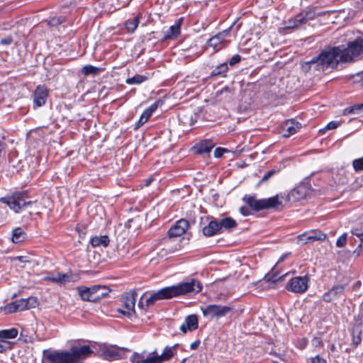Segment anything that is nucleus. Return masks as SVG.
<instances>
[{
	"label": "nucleus",
	"instance_id": "nucleus-1",
	"mask_svg": "<svg viewBox=\"0 0 363 363\" xmlns=\"http://www.w3.org/2000/svg\"><path fill=\"white\" fill-rule=\"evenodd\" d=\"M203 289L202 284L197 279H191L189 281L181 282L177 285L164 287L156 292L152 293L147 298L145 305L141 301L138 303V307L145 308V306L153 305L156 301L170 299L179 296L187 295L191 293H199Z\"/></svg>",
	"mask_w": 363,
	"mask_h": 363
},
{
	"label": "nucleus",
	"instance_id": "nucleus-2",
	"mask_svg": "<svg viewBox=\"0 0 363 363\" xmlns=\"http://www.w3.org/2000/svg\"><path fill=\"white\" fill-rule=\"evenodd\" d=\"M93 350L89 345L73 346L69 351H52L45 356L47 363H82Z\"/></svg>",
	"mask_w": 363,
	"mask_h": 363
},
{
	"label": "nucleus",
	"instance_id": "nucleus-3",
	"mask_svg": "<svg viewBox=\"0 0 363 363\" xmlns=\"http://www.w3.org/2000/svg\"><path fill=\"white\" fill-rule=\"evenodd\" d=\"M341 46L330 48L313 57L312 62H317L315 70L325 71L328 67H337L341 61Z\"/></svg>",
	"mask_w": 363,
	"mask_h": 363
},
{
	"label": "nucleus",
	"instance_id": "nucleus-4",
	"mask_svg": "<svg viewBox=\"0 0 363 363\" xmlns=\"http://www.w3.org/2000/svg\"><path fill=\"white\" fill-rule=\"evenodd\" d=\"M341 62H354L363 54V37L357 38L347 43L346 48L341 46Z\"/></svg>",
	"mask_w": 363,
	"mask_h": 363
},
{
	"label": "nucleus",
	"instance_id": "nucleus-5",
	"mask_svg": "<svg viewBox=\"0 0 363 363\" xmlns=\"http://www.w3.org/2000/svg\"><path fill=\"white\" fill-rule=\"evenodd\" d=\"M0 201L8 205L15 213H19L23 208L35 203L30 200L27 191H17L11 196L2 197Z\"/></svg>",
	"mask_w": 363,
	"mask_h": 363
},
{
	"label": "nucleus",
	"instance_id": "nucleus-6",
	"mask_svg": "<svg viewBox=\"0 0 363 363\" xmlns=\"http://www.w3.org/2000/svg\"><path fill=\"white\" fill-rule=\"evenodd\" d=\"M242 200L255 211L277 208L281 205V201L279 200V195L262 199H256L255 196L245 195Z\"/></svg>",
	"mask_w": 363,
	"mask_h": 363
},
{
	"label": "nucleus",
	"instance_id": "nucleus-7",
	"mask_svg": "<svg viewBox=\"0 0 363 363\" xmlns=\"http://www.w3.org/2000/svg\"><path fill=\"white\" fill-rule=\"evenodd\" d=\"M201 309L203 315L210 320H218L230 314L233 311V308L231 306L218 304H209L205 307H201Z\"/></svg>",
	"mask_w": 363,
	"mask_h": 363
},
{
	"label": "nucleus",
	"instance_id": "nucleus-8",
	"mask_svg": "<svg viewBox=\"0 0 363 363\" xmlns=\"http://www.w3.org/2000/svg\"><path fill=\"white\" fill-rule=\"evenodd\" d=\"M38 305V301L37 298L30 296L28 298H20L7 304L4 307V311L6 313H13L35 308Z\"/></svg>",
	"mask_w": 363,
	"mask_h": 363
},
{
	"label": "nucleus",
	"instance_id": "nucleus-9",
	"mask_svg": "<svg viewBox=\"0 0 363 363\" xmlns=\"http://www.w3.org/2000/svg\"><path fill=\"white\" fill-rule=\"evenodd\" d=\"M315 18V13L312 11H304L297 14L294 18L285 21V28L288 29L298 28Z\"/></svg>",
	"mask_w": 363,
	"mask_h": 363
},
{
	"label": "nucleus",
	"instance_id": "nucleus-10",
	"mask_svg": "<svg viewBox=\"0 0 363 363\" xmlns=\"http://www.w3.org/2000/svg\"><path fill=\"white\" fill-rule=\"evenodd\" d=\"M308 277H296L289 280L286 288L288 291L302 294L308 289Z\"/></svg>",
	"mask_w": 363,
	"mask_h": 363
},
{
	"label": "nucleus",
	"instance_id": "nucleus-11",
	"mask_svg": "<svg viewBox=\"0 0 363 363\" xmlns=\"http://www.w3.org/2000/svg\"><path fill=\"white\" fill-rule=\"evenodd\" d=\"M136 298L137 294L135 291L124 294L122 296V301L127 311L118 309V311L124 315L130 316L132 313H135Z\"/></svg>",
	"mask_w": 363,
	"mask_h": 363
},
{
	"label": "nucleus",
	"instance_id": "nucleus-12",
	"mask_svg": "<svg viewBox=\"0 0 363 363\" xmlns=\"http://www.w3.org/2000/svg\"><path fill=\"white\" fill-rule=\"evenodd\" d=\"M49 91L44 85H38L33 93V108L43 106L48 99Z\"/></svg>",
	"mask_w": 363,
	"mask_h": 363
},
{
	"label": "nucleus",
	"instance_id": "nucleus-13",
	"mask_svg": "<svg viewBox=\"0 0 363 363\" xmlns=\"http://www.w3.org/2000/svg\"><path fill=\"white\" fill-rule=\"evenodd\" d=\"M189 223L187 220L182 218L177 220L168 230V235L170 238H177L184 235L188 228Z\"/></svg>",
	"mask_w": 363,
	"mask_h": 363
},
{
	"label": "nucleus",
	"instance_id": "nucleus-14",
	"mask_svg": "<svg viewBox=\"0 0 363 363\" xmlns=\"http://www.w3.org/2000/svg\"><path fill=\"white\" fill-rule=\"evenodd\" d=\"M326 238V235L320 230H314L308 233H303L298 236V242L301 245H305L308 242H312L316 240H324Z\"/></svg>",
	"mask_w": 363,
	"mask_h": 363
},
{
	"label": "nucleus",
	"instance_id": "nucleus-15",
	"mask_svg": "<svg viewBox=\"0 0 363 363\" xmlns=\"http://www.w3.org/2000/svg\"><path fill=\"white\" fill-rule=\"evenodd\" d=\"M124 354V350L118 347L106 348L104 349L101 352L103 358L108 361L120 359L123 357Z\"/></svg>",
	"mask_w": 363,
	"mask_h": 363
},
{
	"label": "nucleus",
	"instance_id": "nucleus-16",
	"mask_svg": "<svg viewBox=\"0 0 363 363\" xmlns=\"http://www.w3.org/2000/svg\"><path fill=\"white\" fill-rule=\"evenodd\" d=\"M345 289V286L344 285H335L323 294V299L326 303H330L339 298L344 294Z\"/></svg>",
	"mask_w": 363,
	"mask_h": 363
},
{
	"label": "nucleus",
	"instance_id": "nucleus-17",
	"mask_svg": "<svg viewBox=\"0 0 363 363\" xmlns=\"http://www.w3.org/2000/svg\"><path fill=\"white\" fill-rule=\"evenodd\" d=\"M215 143L211 139L203 140L196 143L193 147L192 150L195 154L203 155L209 153L215 146Z\"/></svg>",
	"mask_w": 363,
	"mask_h": 363
},
{
	"label": "nucleus",
	"instance_id": "nucleus-18",
	"mask_svg": "<svg viewBox=\"0 0 363 363\" xmlns=\"http://www.w3.org/2000/svg\"><path fill=\"white\" fill-rule=\"evenodd\" d=\"M45 281H51L58 284H65L67 282L72 281V274L57 273L56 275L48 276L44 278Z\"/></svg>",
	"mask_w": 363,
	"mask_h": 363
},
{
	"label": "nucleus",
	"instance_id": "nucleus-19",
	"mask_svg": "<svg viewBox=\"0 0 363 363\" xmlns=\"http://www.w3.org/2000/svg\"><path fill=\"white\" fill-rule=\"evenodd\" d=\"M91 290L93 291V302H97L101 298L106 296L110 292V289L106 286L103 285H94L91 286Z\"/></svg>",
	"mask_w": 363,
	"mask_h": 363
},
{
	"label": "nucleus",
	"instance_id": "nucleus-20",
	"mask_svg": "<svg viewBox=\"0 0 363 363\" xmlns=\"http://www.w3.org/2000/svg\"><path fill=\"white\" fill-rule=\"evenodd\" d=\"M203 234L206 237H211L220 233L218 220H212L202 230Z\"/></svg>",
	"mask_w": 363,
	"mask_h": 363
},
{
	"label": "nucleus",
	"instance_id": "nucleus-21",
	"mask_svg": "<svg viewBox=\"0 0 363 363\" xmlns=\"http://www.w3.org/2000/svg\"><path fill=\"white\" fill-rule=\"evenodd\" d=\"M183 21L182 18L178 19L175 25L171 26L166 31L163 40H169L176 38L179 34L181 30V23Z\"/></svg>",
	"mask_w": 363,
	"mask_h": 363
},
{
	"label": "nucleus",
	"instance_id": "nucleus-22",
	"mask_svg": "<svg viewBox=\"0 0 363 363\" xmlns=\"http://www.w3.org/2000/svg\"><path fill=\"white\" fill-rule=\"evenodd\" d=\"M301 127V123L295 121L294 119L286 121L283 128L287 133H284V136L289 137L290 135L295 134Z\"/></svg>",
	"mask_w": 363,
	"mask_h": 363
},
{
	"label": "nucleus",
	"instance_id": "nucleus-23",
	"mask_svg": "<svg viewBox=\"0 0 363 363\" xmlns=\"http://www.w3.org/2000/svg\"><path fill=\"white\" fill-rule=\"evenodd\" d=\"M218 224L220 233H222V230L230 231L238 226L236 220L231 217H225L220 219L218 220Z\"/></svg>",
	"mask_w": 363,
	"mask_h": 363
},
{
	"label": "nucleus",
	"instance_id": "nucleus-24",
	"mask_svg": "<svg viewBox=\"0 0 363 363\" xmlns=\"http://www.w3.org/2000/svg\"><path fill=\"white\" fill-rule=\"evenodd\" d=\"M77 291L79 292V294L81 298L83 301L93 302V299H92L93 291L91 290V287L79 286V287H77Z\"/></svg>",
	"mask_w": 363,
	"mask_h": 363
},
{
	"label": "nucleus",
	"instance_id": "nucleus-25",
	"mask_svg": "<svg viewBox=\"0 0 363 363\" xmlns=\"http://www.w3.org/2000/svg\"><path fill=\"white\" fill-rule=\"evenodd\" d=\"M110 240L107 235L95 236L91 238L90 244L93 247L104 246L107 247L109 244Z\"/></svg>",
	"mask_w": 363,
	"mask_h": 363
},
{
	"label": "nucleus",
	"instance_id": "nucleus-26",
	"mask_svg": "<svg viewBox=\"0 0 363 363\" xmlns=\"http://www.w3.org/2000/svg\"><path fill=\"white\" fill-rule=\"evenodd\" d=\"M361 326H362V322L359 323V324L354 325L352 328V342L355 347L358 346L362 342Z\"/></svg>",
	"mask_w": 363,
	"mask_h": 363
},
{
	"label": "nucleus",
	"instance_id": "nucleus-27",
	"mask_svg": "<svg viewBox=\"0 0 363 363\" xmlns=\"http://www.w3.org/2000/svg\"><path fill=\"white\" fill-rule=\"evenodd\" d=\"M352 234L356 236L359 241V244L354 251V253L359 256L363 252V230L362 231L358 228H354L352 230Z\"/></svg>",
	"mask_w": 363,
	"mask_h": 363
},
{
	"label": "nucleus",
	"instance_id": "nucleus-28",
	"mask_svg": "<svg viewBox=\"0 0 363 363\" xmlns=\"http://www.w3.org/2000/svg\"><path fill=\"white\" fill-rule=\"evenodd\" d=\"M176 347L177 345L173 347H166L164 349L163 352L160 355H158L159 358L161 359V363L169 360L174 355Z\"/></svg>",
	"mask_w": 363,
	"mask_h": 363
},
{
	"label": "nucleus",
	"instance_id": "nucleus-29",
	"mask_svg": "<svg viewBox=\"0 0 363 363\" xmlns=\"http://www.w3.org/2000/svg\"><path fill=\"white\" fill-rule=\"evenodd\" d=\"M216 97L218 100L227 101L231 99L232 92L230 88L228 86L223 87L220 90H218L216 93Z\"/></svg>",
	"mask_w": 363,
	"mask_h": 363
},
{
	"label": "nucleus",
	"instance_id": "nucleus-30",
	"mask_svg": "<svg viewBox=\"0 0 363 363\" xmlns=\"http://www.w3.org/2000/svg\"><path fill=\"white\" fill-rule=\"evenodd\" d=\"M26 233L21 228H16L12 232L11 240L13 243H19L24 240Z\"/></svg>",
	"mask_w": 363,
	"mask_h": 363
},
{
	"label": "nucleus",
	"instance_id": "nucleus-31",
	"mask_svg": "<svg viewBox=\"0 0 363 363\" xmlns=\"http://www.w3.org/2000/svg\"><path fill=\"white\" fill-rule=\"evenodd\" d=\"M184 323L186 324L189 331H192L198 328V318L196 315H189L186 316Z\"/></svg>",
	"mask_w": 363,
	"mask_h": 363
},
{
	"label": "nucleus",
	"instance_id": "nucleus-32",
	"mask_svg": "<svg viewBox=\"0 0 363 363\" xmlns=\"http://www.w3.org/2000/svg\"><path fill=\"white\" fill-rule=\"evenodd\" d=\"M18 330L16 328H10L0 330V339H13L17 337Z\"/></svg>",
	"mask_w": 363,
	"mask_h": 363
},
{
	"label": "nucleus",
	"instance_id": "nucleus-33",
	"mask_svg": "<svg viewBox=\"0 0 363 363\" xmlns=\"http://www.w3.org/2000/svg\"><path fill=\"white\" fill-rule=\"evenodd\" d=\"M140 21V16H138L133 19H129L125 21V27L128 33H133L138 26Z\"/></svg>",
	"mask_w": 363,
	"mask_h": 363
},
{
	"label": "nucleus",
	"instance_id": "nucleus-34",
	"mask_svg": "<svg viewBox=\"0 0 363 363\" xmlns=\"http://www.w3.org/2000/svg\"><path fill=\"white\" fill-rule=\"evenodd\" d=\"M228 69L226 62L221 63L216 66L211 72V77H216L225 74Z\"/></svg>",
	"mask_w": 363,
	"mask_h": 363
},
{
	"label": "nucleus",
	"instance_id": "nucleus-35",
	"mask_svg": "<svg viewBox=\"0 0 363 363\" xmlns=\"http://www.w3.org/2000/svg\"><path fill=\"white\" fill-rule=\"evenodd\" d=\"M100 72V69L99 67L92 66V65H85L82 69V72L85 76L92 74L94 76L97 75Z\"/></svg>",
	"mask_w": 363,
	"mask_h": 363
},
{
	"label": "nucleus",
	"instance_id": "nucleus-36",
	"mask_svg": "<svg viewBox=\"0 0 363 363\" xmlns=\"http://www.w3.org/2000/svg\"><path fill=\"white\" fill-rule=\"evenodd\" d=\"M147 79L144 75L135 74L132 77L128 78L125 82L128 84H140Z\"/></svg>",
	"mask_w": 363,
	"mask_h": 363
},
{
	"label": "nucleus",
	"instance_id": "nucleus-37",
	"mask_svg": "<svg viewBox=\"0 0 363 363\" xmlns=\"http://www.w3.org/2000/svg\"><path fill=\"white\" fill-rule=\"evenodd\" d=\"M363 108V103L355 104L354 106L346 108L343 111V115L347 116L350 114H355L359 113L360 111Z\"/></svg>",
	"mask_w": 363,
	"mask_h": 363
},
{
	"label": "nucleus",
	"instance_id": "nucleus-38",
	"mask_svg": "<svg viewBox=\"0 0 363 363\" xmlns=\"http://www.w3.org/2000/svg\"><path fill=\"white\" fill-rule=\"evenodd\" d=\"M163 104V101L162 100H157L155 103H153L150 107L146 108L143 113L149 118L152 113L157 110V108Z\"/></svg>",
	"mask_w": 363,
	"mask_h": 363
},
{
	"label": "nucleus",
	"instance_id": "nucleus-39",
	"mask_svg": "<svg viewBox=\"0 0 363 363\" xmlns=\"http://www.w3.org/2000/svg\"><path fill=\"white\" fill-rule=\"evenodd\" d=\"M224 41V39L220 36V34L214 35L211 38H210L208 41V45L210 47H213L216 48L220 44H221Z\"/></svg>",
	"mask_w": 363,
	"mask_h": 363
},
{
	"label": "nucleus",
	"instance_id": "nucleus-40",
	"mask_svg": "<svg viewBox=\"0 0 363 363\" xmlns=\"http://www.w3.org/2000/svg\"><path fill=\"white\" fill-rule=\"evenodd\" d=\"M340 125V123L337 122V121H330V123H328L327 124V125L323 128H321L319 130V133L320 134H323L325 133L327 130H333V129H335L337 128L338 126Z\"/></svg>",
	"mask_w": 363,
	"mask_h": 363
},
{
	"label": "nucleus",
	"instance_id": "nucleus-41",
	"mask_svg": "<svg viewBox=\"0 0 363 363\" xmlns=\"http://www.w3.org/2000/svg\"><path fill=\"white\" fill-rule=\"evenodd\" d=\"M65 21V17L58 16L52 17L48 21V25L50 26H57Z\"/></svg>",
	"mask_w": 363,
	"mask_h": 363
},
{
	"label": "nucleus",
	"instance_id": "nucleus-42",
	"mask_svg": "<svg viewBox=\"0 0 363 363\" xmlns=\"http://www.w3.org/2000/svg\"><path fill=\"white\" fill-rule=\"evenodd\" d=\"M352 166L355 172H360L363 170V159H355L352 162Z\"/></svg>",
	"mask_w": 363,
	"mask_h": 363
},
{
	"label": "nucleus",
	"instance_id": "nucleus-43",
	"mask_svg": "<svg viewBox=\"0 0 363 363\" xmlns=\"http://www.w3.org/2000/svg\"><path fill=\"white\" fill-rule=\"evenodd\" d=\"M352 82L354 84H360L363 88V71H361L352 76Z\"/></svg>",
	"mask_w": 363,
	"mask_h": 363
},
{
	"label": "nucleus",
	"instance_id": "nucleus-44",
	"mask_svg": "<svg viewBox=\"0 0 363 363\" xmlns=\"http://www.w3.org/2000/svg\"><path fill=\"white\" fill-rule=\"evenodd\" d=\"M313 61V58L311 60L308 61V62H306L302 65L303 70L305 72H308L309 70H311V69L312 67H313L314 69H315V67H316L317 62H312Z\"/></svg>",
	"mask_w": 363,
	"mask_h": 363
},
{
	"label": "nucleus",
	"instance_id": "nucleus-45",
	"mask_svg": "<svg viewBox=\"0 0 363 363\" xmlns=\"http://www.w3.org/2000/svg\"><path fill=\"white\" fill-rule=\"evenodd\" d=\"M143 363H161V359L158 355L149 356L146 358L144 357Z\"/></svg>",
	"mask_w": 363,
	"mask_h": 363
},
{
	"label": "nucleus",
	"instance_id": "nucleus-46",
	"mask_svg": "<svg viewBox=\"0 0 363 363\" xmlns=\"http://www.w3.org/2000/svg\"><path fill=\"white\" fill-rule=\"evenodd\" d=\"M148 119L149 118L143 113L138 121L135 124L134 130H138L143 124H145L148 121Z\"/></svg>",
	"mask_w": 363,
	"mask_h": 363
},
{
	"label": "nucleus",
	"instance_id": "nucleus-47",
	"mask_svg": "<svg viewBox=\"0 0 363 363\" xmlns=\"http://www.w3.org/2000/svg\"><path fill=\"white\" fill-rule=\"evenodd\" d=\"M346 243H347V234L344 233L337 238V240L336 241V246L338 247H343L345 246Z\"/></svg>",
	"mask_w": 363,
	"mask_h": 363
},
{
	"label": "nucleus",
	"instance_id": "nucleus-48",
	"mask_svg": "<svg viewBox=\"0 0 363 363\" xmlns=\"http://www.w3.org/2000/svg\"><path fill=\"white\" fill-rule=\"evenodd\" d=\"M143 359L144 356L142 354L135 352L131 356L130 361L132 363H143Z\"/></svg>",
	"mask_w": 363,
	"mask_h": 363
},
{
	"label": "nucleus",
	"instance_id": "nucleus-49",
	"mask_svg": "<svg viewBox=\"0 0 363 363\" xmlns=\"http://www.w3.org/2000/svg\"><path fill=\"white\" fill-rule=\"evenodd\" d=\"M11 348V342L6 340H0V352H4Z\"/></svg>",
	"mask_w": 363,
	"mask_h": 363
},
{
	"label": "nucleus",
	"instance_id": "nucleus-50",
	"mask_svg": "<svg viewBox=\"0 0 363 363\" xmlns=\"http://www.w3.org/2000/svg\"><path fill=\"white\" fill-rule=\"evenodd\" d=\"M277 173V171L275 169H271L266 172L259 183L267 182L269 178H271L272 176H274Z\"/></svg>",
	"mask_w": 363,
	"mask_h": 363
},
{
	"label": "nucleus",
	"instance_id": "nucleus-51",
	"mask_svg": "<svg viewBox=\"0 0 363 363\" xmlns=\"http://www.w3.org/2000/svg\"><path fill=\"white\" fill-rule=\"evenodd\" d=\"M241 60V56L240 55H234L229 60L230 66H233L239 63Z\"/></svg>",
	"mask_w": 363,
	"mask_h": 363
},
{
	"label": "nucleus",
	"instance_id": "nucleus-52",
	"mask_svg": "<svg viewBox=\"0 0 363 363\" xmlns=\"http://www.w3.org/2000/svg\"><path fill=\"white\" fill-rule=\"evenodd\" d=\"M227 152V150L223 147H217L214 150L213 155L216 158H219L223 156V153Z\"/></svg>",
	"mask_w": 363,
	"mask_h": 363
},
{
	"label": "nucleus",
	"instance_id": "nucleus-53",
	"mask_svg": "<svg viewBox=\"0 0 363 363\" xmlns=\"http://www.w3.org/2000/svg\"><path fill=\"white\" fill-rule=\"evenodd\" d=\"M311 344L315 347H319L323 345V342H322V340L320 339V337H315L313 338V340L311 341Z\"/></svg>",
	"mask_w": 363,
	"mask_h": 363
},
{
	"label": "nucleus",
	"instance_id": "nucleus-54",
	"mask_svg": "<svg viewBox=\"0 0 363 363\" xmlns=\"http://www.w3.org/2000/svg\"><path fill=\"white\" fill-rule=\"evenodd\" d=\"M13 42V38L11 36H7L1 39L0 43L4 45H9Z\"/></svg>",
	"mask_w": 363,
	"mask_h": 363
},
{
	"label": "nucleus",
	"instance_id": "nucleus-55",
	"mask_svg": "<svg viewBox=\"0 0 363 363\" xmlns=\"http://www.w3.org/2000/svg\"><path fill=\"white\" fill-rule=\"evenodd\" d=\"M311 363H327V361L320 355H316L315 357L311 358Z\"/></svg>",
	"mask_w": 363,
	"mask_h": 363
},
{
	"label": "nucleus",
	"instance_id": "nucleus-56",
	"mask_svg": "<svg viewBox=\"0 0 363 363\" xmlns=\"http://www.w3.org/2000/svg\"><path fill=\"white\" fill-rule=\"evenodd\" d=\"M200 342H200V340H197L194 341V342H192V343L191 344V345H190V348H191V350H196V349L199 347V345H200Z\"/></svg>",
	"mask_w": 363,
	"mask_h": 363
},
{
	"label": "nucleus",
	"instance_id": "nucleus-57",
	"mask_svg": "<svg viewBox=\"0 0 363 363\" xmlns=\"http://www.w3.org/2000/svg\"><path fill=\"white\" fill-rule=\"evenodd\" d=\"M240 212L244 216H247L249 214L248 209L245 206H242L240 208Z\"/></svg>",
	"mask_w": 363,
	"mask_h": 363
},
{
	"label": "nucleus",
	"instance_id": "nucleus-58",
	"mask_svg": "<svg viewBox=\"0 0 363 363\" xmlns=\"http://www.w3.org/2000/svg\"><path fill=\"white\" fill-rule=\"evenodd\" d=\"M180 330L184 333H186L189 329L187 328V325L185 323H184L181 326H180Z\"/></svg>",
	"mask_w": 363,
	"mask_h": 363
},
{
	"label": "nucleus",
	"instance_id": "nucleus-59",
	"mask_svg": "<svg viewBox=\"0 0 363 363\" xmlns=\"http://www.w3.org/2000/svg\"><path fill=\"white\" fill-rule=\"evenodd\" d=\"M229 33V29L225 30L220 33H219L220 36H221L224 40L225 38L228 35Z\"/></svg>",
	"mask_w": 363,
	"mask_h": 363
},
{
	"label": "nucleus",
	"instance_id": "nucleus-60",
	"mask_svg": "<svg viewBox=\"0 0 363 363\" xmlns=\"http://www.w3.org/2000/svg\"><path fill=\"white\" fill-rule=\"evenodd\" d=\"M288 256V254H284L279 259V261H278V263L279 262H283Z\"/></svg>",
	"mask_w": 363,
	"mask_h": 363
},
{
	"label": "nucleus",
	"instance_id": "nucleus-61",
	"mask_svg": "<svg viewBox=\"0 0 363 363\" xmlns=\"http://www.w3.org/2000/svg\"><path fill=\"white\" fill-rule=\"evenodd\" d=\"M281 278L282 277L278 278V277H277V276H274V277H272V281H279V279H281Z\"/></svg>",
	"mask_w": 363,
	"mask_h": 363
},
{
	"label": "nucleus",
	"instance_id": "nucleus-62",
	"mask_svg": "<svg viewBox=\"0 0 363 363\" xmlns=\"http://www.w3.org/2000/svg\"><path fill=\"white\" fill-rule=\"evenodd\" d=\"M23 257H18L17 259L20 261H23Z\"/></svg>",
	"mask_w": 363,
	"mask_h": 363
},
{
	"label": "nucleus",
	"instance_id": "nucleus-63",
	"mask_svg": "<svg viewBox=\"0 0 363 363\" xmlns=\"http://www.w3.org/2000/svg\"><path fill=\"white\" fill-rule=\"evenodd\" d=\"M194 123V121H191V122L190 123V125H192Z\"/></svg>",
	"mask_w": 363,
	"mask_h": 363
},
{
	"label": "nucleus",
	"instance_id": "nucleus-64",
	"mask_svg": "<svg viewBox=\"0 0 363 363\" xmlns=\"http://www.w3.org/2000/svg\"><path fill=\"white\" fill-rule=\"evenodd\" d=\"M273 363H279L277 361H273Z\"/></svg>",
	"mask_w": 363,
	"mask_h": 363
}]
</instances>
